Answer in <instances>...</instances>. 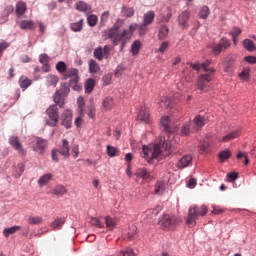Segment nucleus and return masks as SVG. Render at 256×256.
Returning <instances> with one entry per match:
<instances>
[{
	"instance_id": "obj_1",
	"label": "nucleus",
	"mask_w": 256,
	"mask_h": 256,
	"mask_svg": "<svg viewBox=\"0 0 256 256\" xmlns=\"http://www.w3.org/2000/svg\"><path fill=\"white\" fill-rule=\"evenodd\" d=\"M173 153V145L171 141L166 140L164 137H160L159 141L150 144L149 146H142L141 157L145 159L147 163L153 165L156 161H163L166 157H169Z\"/></svg>"
},
{
	"instance_id": "obj_2",
	"label": "nucleus",
	"mask_w": 256,
	"mask_h": 256,
	"mask_svg": "<svg viewBox=\"0 0 256 256\" xmlns=\"http://www.w3.org/2000/svg\"><path fill=\"white\" fill-rule=\"evenodd\" d=\"M53 105H50L46 110L48 115V119H46V125L49 127H55L59 121V110L57 106L63 108L65 106V98L64 97H54Z\"/></svg>"
},
{
	"instance_id": "obj_3",
	"label": "nucleus",
	"mask_w": 256,
	"mask_h": 256,
	"mask_svg": "<svg viewBox=\"0 0 256 256\" xmlns=\"http://www.w3.org/2000/svg\"><path fill=\"white\" fill-rule=\"evenodd\" d=\"M209 212L207 209V206L202 205V206H192L189 208L188 211V217L186 220V223L188 227H195L197 225V219L199 217H205V215Z\"/></svg>"
},
{
	"instance_id": "obj_4",
	"label": "nucleus",
	"mask_w": 256,
	"mask_h": 256,
	"mask_svg": "<svg viewBox=\"0 0 256 256\" xmlns=\"http://www.w3.org/2000/svg\"><path fill=\"white\" fill-rule=\"evenodd\" d=\"M177 223H179V218L169 214H165L159 221V225L164 229H173Z\"/></svg>"
},
{
	"instance_id": "obj_5",
	"label": "nucleus",
	"mask_w": 256,
	"mask_h": 256,
	"mask_svg": "<svg viewBox=\"0 0 256 256\" xmlns=\"http://www.w3.org/2000/svg\"><path fill=\"white\" fill-rule=\"evenodd\" d=\"M31 147L32 151L39 153V155H43V153H45V149L47 148V140L36 137L32 140Z\"/></svg>"
},
{
	"instance_id": "obj_6",
	"label": "nucleus",
	"mask_w": 256,
	"mask_h": 256,
	"mask_svg": "<svg viewBox=\"0 0 256 256\" xmlns=\"http://www.w3.org/2000/svg\"><path fill=\"white\" fill-rule=\"evenodd\" d=\"M231 46V41L227 38H222L218 44H214L211 49L214 55H219L221 52L225 51L228 47Z\"/></svg>"
},
{
	"instance_id": "obj_7",
	"label": "nucleus",
	"mask_w": 256,
	"mask_h": 256,
	"mask_svg": "<svg viewBox=\"0 0 256 256\" xmlns=\"http://www.w3.org/2000/svg\"><path fill=\"white\" fill-rule=\"evenodd\" d=\"M213 81V75L207 73L200 75L198 79V89L200 91H207V83H211Z\"/></svg>"
},
{
	"instance_id": "obj_8",
	"label": "nucleus",
	"mask_w": 256,
	"mask_h": 256,
	"mask_svg": "<svg viewBox=\"0 0 256 256\" xmlns=\"http://www.w3.org/2000/svg\"><path fill=\"white\" fill-rule=\"evenodd\" d=\"M9 143L17 153L20 155H27V152L23 148V144H21V141H19V138L17 136H12L9 138Z\"/></svg>"
},
{
	"instance_id": "obj_9",
	"label": "nucleus",
	"mask_w": 256,
	"mask_h": 256,
	"mask_svg": "<svg viewBox=\"0 0 256 256\" xmlns=\"http://www.w3.org/2000/svg\"><path fill=\"white\" fill-rule=\"evenodd\" d=\"M137 117L138 121H141L142 123H149L151 115L149 114V108L147 105L144 104L140 107Z\"/></svg>"
},
{
	"instance_id": "obj_10",
	"label": "nucleus",
	"mask_w": 256,
	"mask_h": 256,
	"mask_svg": "<svg viewBox=\"0 0 256 256\" xmlns=\"http://www.w3.org/2000/svg\"><path fill=\"white\" fill-rule=\"evenodd\" d=\"M237 57L233 54L228 55L224 61V71L225 73L233 72V65H235Z\"/></svg>"
},
{
	"instance_id": "obj_11",
	"label": "nucleus",
	"mask_w": 256,
	"mask_h": 256,
	"mask_svg": "<svg viewBox=\"0 0 256 256\" xmlns=\"http://www.w3.org/2000/svg\"><path fill=\"white\" fill-rule=\"evenodd\" d=\"M72 124H73V112H71V110H66L62 114V125L66 129H71Z\"/></svg>"
},
{
	"instance_id": "obj_12",
	"label": "nucleus",
	"mask_w": 256,
	"mask_h": 256,
	"mask_svg": "<svg viewBox=\"0 0 256 256\" xmlns=\"http://www.w3.org/2000/svg\"><path fill=\"white\" fill-rule=\"evenodd\" d=\"M71 93V88L69 82H64L60 84V89L56 90L55 97H67Z\"/></svg>"
},
{
	"instance_id": "obj_13",
	"label": "nucleus",
	"mask_w": 256,
	"mask_h": 256,
	"mask_svg": "<svg viewBox=\"0 0 256 256\" xmlns=\"http://www.w3.org/2000/svg\"><path fill=\"white\" fill-rule=\"evenodd\" d=\"M189 21V12L187 10L183 11L179 16H178V25L182 29H187L189 27L188 24Z\"/></svg>"
},
{
	"instance_id": "obj_14",
	"label": "nucleus",
	"mask_w": 256,
	"mask_h": 256,
	"mask_svg": "<svg viewBox=\"0 0 256 256\" xmlns=\"http://www.w3.org/2000/svg\"><path fill=\"white\" fill-rule=\"evenodd\" d=\"M192 162L193 157L191 155H185L177 162V167L178 169H185V167H189Z\"/></svg>"
},
{
	"instance_id": "obj_15",
	"label": "nucleus",
	"mask_w": 256,
	"mask_h": 256,
	"mask_svg": "<svg viewBox=\"0 0 256 256\" xmlns=\"http://www.w3.org/2000/svg\"><path fill=\"white\" fill-rule=\"evenodd\" d=\"M20 29L24 31H33L35 29V22L33 20H22L20 22Z\"/></svg>"
},
{
	"instance_id": "obj_16",
	"label": "nucleus",
	"mask_w": 256,
	"mask_h": 256,
	"mask_svg": "<svg viewBox=\"0 0 256 256\" xmlns=\"http://www.w3.org/2000/svg\"><path fill=\"white\" fill-rule=\"evenodd\" d=\"M75 9L81 13H87V11H91V5L87 4L85 1H79L75 4Z\"/></svg>"
},
{
	"instance_id": "obj_17",
	"label": "nucleus",
	"mask_w": 256,
	"mask_h": 256,
	"mask_svg": "<svg viewBox=\"0 0 256 256\" xmlns=\"http://www.w3.org/2000/svg\"><path fill=\"white\" fill-rule=\"evenodd\" d=\"M70 87H72L73 91H77L78 93L83 90V85L79 84V77H74L69 80Z\"/></svg>"
},
{
	"instance_id": "obj_18",
	"label": "nucleus",
	"mask_w": 256,
	"mask_h": 256,
	"mask_svg": "<svg viewBox=\"0 0 256 256\" xmlns=\"http://www.w3.org/2000/svg\"><path fill=\"white\" fill-rule=\"evenodd\" d=\"M59 83V77H57L54 74H49L46 76V85L47 87H57V84Z\"/></svg>"
},
{
	"instance_id": "obj_19",
	"label": "nucleus",
	"mask_w": 256,
	"mask_h": 256,
	"mask_svg": "<svg viewBox=\"0 0 256 256\" xmlns=\"http://www.w3.org/2000/svg\"><path fill=\"white\" fill-rule=\"evenodd\" d=\"M155 21V12L153 10L148 11L143 16V22L145 25H151Z\"/></svg>"
},
{
	"instance_id": "obj_20",
	"label": "nucleus",
	"mask_w": 256,
	"mask_h": 256,
	"mask_svg": "<svg viewBox=\"0 0 256 256\" xmlns=\"http://www.w3.org/2000/svg\"><path fill=\"white\" fill-rule=\"evenodd\" d=\"M59 153L63 155V157H69V141H67V139L62 140Z\"/></svg>"
},
{
	"instance_id": "obj_21",
	"label": "nucleus",
	"mask_w": 256,
	"mask_h": 256,
	"mask_svg": "<svg viewBox=\"0 0 256 256\" xmlns=\"http://www.w3.org/2000/svg\"><path fill=\"white\" fill-rule=\"evenodd\" d=\"M243 47L246 49V51H249L250 53H253V51H256L255 43H253V40L246 38L243 41Z\"/></svg>"
},
{
	"instance_id": "obj_22",
	"label": "nucleus",
	"mask_w": 256,
	"mask_h": 256,
	"mask_svg": "<svg viewBox=\"0 0 256 256\" xmlns=\"http://www.w3.org/2000/svg\"><path fill=\"white\" fill-rule=\"evenodd\" d=\"M160 124L163 127L164 131H167L168 133H173V130L169 127L171 125V121L169 117L163 116L160 120Z\"/></svg>"
},
{
	"instance_id": "obj_23",
	"label": "nucleus",
	"mask_w": 256,
	"mask_h": 256,
	"mask_svg": "<svg viewBox=\"0 0 256 256\" xmlns=\"http://www.w3.org/2000/svg\"><path fill=\"white\" fill-rule=\"evenodd\" d=\"M85 93L89 95L95 89V79L89 78L84 84Z\"/></svg>"
},
{
	"instance_id": "obj_24",
	"label": "nucleus",
	"mask_w": 256,
	"mask_h": 256,
	"mask_svg": "<svg viewBox=\"0 0 256 256\" xmlns=\"http://www.w3.org/2000/svg\"><path fill=\"white\" fill-rule=\"evenodd\" d=\"M169 35V26L168 25H161L158 32V39L163 41Z\"/></svg>"
},
{
	"instance_id": "obj_25",
	"label": "nucleus",
	"mask_w": 256,
	"mask_h": 256,
	"mask_svg": "<svg viewBox=\"0 0 256 256\" xmlns=\"http://www.w3.org/2000/svg\"><path fill=\"white\" fill-rule=\"evenodd\" d=\"M25 11H27V5L24 2H18L15 10L16 15L21 17V15H25Z\"/></svg>"
},
{
	"instance_id": "obj_26",
	"label": "nucleus",
	"mask_w": 256,
	"mask_h": 256,
	"mask_svg": "<svg viewBox=\"0 0 256 256\" xmlns=\"http://www.w3.org/2000/svg\"><path fill=\"white\" fill-rule=\"evenodd\" d=\"M70 29L74 33H79L83 30V19H80L78 22L70 23Z\"/></svg>"
},
{
	"instance_id": "obj_27",
	"label": "nucleus",
	"mask_w": 256,
	"mask_h": 256,
	"mask_svg": "<svg viewBox=\"0 0 256 256\" xmlns=\"http://www.w3.org/2000/svg\"><path fill=\"white\" fill-rule=\"evenodd\" d=\"M51 179H53V174H45V175L41 176L38 180L39 187H45V185L47 183H49V181H51Z\"/></svg>"
},
{
	"instance_id": "obj_28",
	"label": "nucleus",
	"mask_w": 256,
	"mask_h": 256,
	"mask_svg": "<svg viewBox=\"0 0 256 256\" xmlns=\"http://www.w3.org/2000/svg\"><path fill=\"white\" fill-rule=\"evenodd\" d=\"M21 89H27V87H30V85L33 83V81L25 76H21L18 81Z\"/></svg>"
},
{
	"instance_id": "obj_29",
	"label": "nucleus",
	"mask_w": 256,
	"mask_h": 256,
	"mask_svg": "<svg viewBox=\"0 0 256 256\" xmlns=\"http://www.w3.org/2000/svg\"><path fill=\"white\" fill-rule=\"evenodd\" d=\"M70 77H72V79L75 77H79V70H77V68H71L66 70L63 79H70Z\"/></svg>"
},
{
	"instance_id": "obj_30",
	"label": "nucleus",
	"mask_w": 256,
	"mask_h": 256,
	"mask_svg": "<svg viewBox=\"0 0 256 256\" xmlns=\"http://www.w3.org/2000/svg\"><path fill=\"white\" fill-rule=\"evenodd\" d=\"M105 223H106L107 229H110V230L115 229V227L117 225V218H112L110 216H106Z\"/></svg>"
},
{
	"instance_id": "obj_31",
	"label": "nucleus",
	"mask_w": 256,
	"mask_h": 256,
	"mask_svg": "<svg viewBox=\"0 0 256 256\" xmlns=\"http://www.w3.org/2000/svg\"><path fill=\"white\" fill-rule=\"evenodd\" d=\"M139 49H141V41L135 40L131 45V53L133 56L139 55Z\"/></svg>"
},
{
	"instance_id": "obj_32",
	"label": "nucleus",
	"mask_w": 256,
	"mask_h": 256,
	"mask_svg": "<svg viewBox=\"0 0 256 256\" xmlns=\"http://www.w3.org/2000/svg\"><path fill=\"white\" fill-rule=\"evenodd\" d=\"M237 137H239V130H234V131L230 132L229 134H227L226 136H224L222 138V141H224V142L232 141V139H237Z\"/></svg>"
},
{
	"instance_id": "obj_33",
	"label": "nucleus",
	"mask_w": 256,
	"mask_h": 256,
	"mask_svg": "<svg viewBox=\"0 0 256 256\" xmlns=\"http://www.w3.org/2000/svg\"><path fill=\"white\" fill-rule=\"evenodd\" d=\"M122 13H123L124 17L131 18V17H133V15H135V9H133V7L123 6Z\"/></svg>"
},
{
	"instance_id": "obj_34",
	"label": "nucleus",
	"mask_w": 256,
	"mask_h": 256,
	"mask_svg": "<svg viewBox=\"0 0 256 256\" xmlns=\"http://www.w3.org/2000/svg\"><path fill=\"white\" fill-rule=\"evenodd\" d=\"M99 21V18L95 14H91L87 17V24L89 27H95Z\"/></svg>"
},
{
	"instance_id": "obj_35",
	"label": "nucleus",
	"mask_w": 256,
	"mask_h": 256,
	"mask_svg": "<svg viewBox=\"0 0 256 256\" xmlns=\"http://www.w3.org/2000/svg\"><path fill=\"white\" fill-rule=\"evenodd\" d=\"M19 229H21L20 226H12L10 228H5L3 230V234L5 237H9V235H13V233H17V231H19Z\"/></svg>"
},
{
	"instance_id": "obj_36",
	"label": "nucleus",
	"mask_w": 256,
	"mask_h": 256,
	"mask_svg": "<svg viewBox=\"0 0 256 256\" xmlns=\"http://www.w3.org/2000/svg\"><path fill=\"white\" fill-rule=\"evenodd\" d=\"M211 13L208 6H203L199 11L200 19H207Z\"/></svg>"
},
{
	"instance_id": "obj_37",
	"label": "nucleus",
	"mask_w": 256,
	"mask_h": 256,
	"mask_svg": "<svg viewBox=\"0 0 256 256\" xmlns=\"http://www.w3.org/2000/svg\"><path fill=\"white\" fill-rule=\"evenodd\" d=\"M52 193L53 195H65V193H67V188H65L63 185H57L53 189Z\"/></svg>"
},
{
	"instance_id": "obj_38",
	"label": "nucleus",
	"mask_w": 256,
	"mask_h": 256,
	"mask_svg": "<svg viewBox=\"0 0 256 256\" xmlns=\"http://www.w3.org/2000/svg\"><path fill=\"white\" fill-rule=\"evenodd\" d=\"M182 135H191V133H193L192 129H191V121H188L184 124V126L182 127L181 130Z\"/></svg>"
},
{
	"instance_id": "obj_39",
	"label": "nucleus",
	"mask_w": 256,
	"mask_h": 256,
	"mask_svg": "<svg viewBox=\"0 0 256 256\" xmlns=\"http://www.w3.org/2000/svg\"><path fill=\"white\" fill-rule=\"evenodd\" d=\"M63 225H65V218H57L52 222L51 227L53 229H59Z\"/></svg>"
},
{
	"instance_id": "obj_40",
	"label": "nucleus",
	"mask_w": 256,
	"mask_h": 256,
	"mask_svg": "<svg viewBox=\"0 0 256 256\" xmlns=\"http://www.w3.org/2000/svg\"><path fill=\"white\" fill-rule=\"evenodd\" d=\"M117 256H137V252L133 251V248H126L120 251Z\"/></svg>"
},
{
	"instance_id": "obj_41",
	"label": "nucleus",
	"mask_w": 256,
	"mask_h": 256,
	"mask_svg": "<svg viewBox=\"0 0 256 256\" xmlns=\"http://www.w3.org/2000/svg\"><path fill=\"white\" fill-rule=\"evenodd\" d=\"M194 125L199 128L203 127L205 125V117L202 115H197L194 118Z\"/></svg>"
},
{
	"instance_id": "obj_42",
	"label": "nucleus",
	"mask_w": 256,
	"mask_h": 256,
	"mask_svg": "<svg viewBox=\"0 0 256 256\" xmlns=\"http://www.w3.org/2000/svg\"><path fill=\"white\" fill-rule=\"evenodd\" d=\"M156 195H163L165 193V182H158L155 187Z\"/></svg>"
},
{
	"instance_id": "obj_43",
	"label": "nucleus",
	"mask_w": 256,
	"mask_h": 256,
	"mask_svg": "<svg viewBox=\"0 0 256 256\" xmlns=\"http://www.w3.org/2000/svg\"><path fill=\"white\" fill-rule=\"evenodd\" d=\"M220 162L223 163V161H227L231 157V151L229 150H224L219 153L218 155Z\"/></svg>"
},
{
	"instance_id": "obj_44",
	"label": "nucleus",
	"mask_w": 256,
	"mask_h": 256,
	"mask_svg": "<svg viewBox=\"0 0 256 256\" xmlns=\"http://www.w3.org/2000/svg\"><path fill=\"white\" fill-rule=\"evenodd\" d=\"M56 70L58 71V73H66V71H67V64L64 61H59L56 64Z\"/></svg>"
},
{
	"instance_id": "obj_45",
	"label": "nucleus",
	"mask_w": 256,
	"mask_h": 256,
	"mask_svg": "<svg viewBox=\"0 0 256 256\" xmlns=\"http://www.w3.org/2000/svg\"><path fill=\"white\" fill-rule=\"evenodd\" d=\"M89 71L90 73H97V71H99V66L97 65V61H95L94 59H91L89 61Z\"/></svg>"
},
{
	"instance_id": "obj_46",
	"label": "nucleus",
	"mask_w": 256,
	"mask_h": 256,
	"mask_svg": "<svg viewBox=\"0 0 256 256\" xmlns=\"http://www.w3.org/2000/svg\"><path fill=\"white\" fill-rule=\"evenodd\" d=\"M94 57L98 61H103V47L99 46L94 50Z\"/></svg>"
},
{
	"instance_id": "obj_47",
	"label": "nucleus",
	"mask_w": 256,
	"mask_h": 256,
	"mask_svg": "<svg viewBox=\"0 0 256 256\" xmlns=\"http://www.w3.org/2000/svg\"><path fill=\"white\" fill-rule=\"evenodd\" d=\"M249 73H251V69L244 68L239 74L240 79H243V81H249Z\"/></svg>"
},
{
	"instance_id": "obj_48",
	"label": "nucleus",
	"mask_w": 256,
	"mask_h": 256,
	"mask_svg": "<svg viewBox=\"0 0 256 256\" xmlns=\"http://www.w3.org/2000/svg\"><path fill=\"white\" fill-rule=\"evenodd\" d=\"M137 237V226H131L128 231V239H136Z\"/></svg>"
},
{
	"instance_id": "obj_49",
	"label": "nucleus",
	"mask_w": 256,
	"mask_h": 256,
	"mask_svg": "<svg viewBox=\"0 0 256 256\" xmlns=\"http://www.w3.org/2000/svg\"><path fill=\"white\" fill-rule=\"evenodd\" d=\"M149 175V172L145 168H140L136 171V177H139L140 179H145Z\"/></svg>"
},
{
	"instance_id": "obj_50",
	"label": "nucleus",
	"mask_w": 256,
	"mask_h": 256,
	"mask_svg": "<svg viewBox=\"0 0 256 256\" xmlns=\"http://www.w3.org/2000/svg\"><path fill=\"white\" fill-rule=\"evenodd\" d=\"M102 105L104 109H111V107L113 106V98L106 97L103 100Z\"/></svg>"
},
{
	"instance_id": "obj_51",
	"label": "nucleus",
	"mask_w": 256,
	"mask_h": 256,
	"mask_svg": "<svg viewBox=\"0 0 256 256\" xmlns=\"http://www.w3.org/2000/svg\"><path fill=\"white\" fill-rule=\"evenodd\" d=\"M160 107L162 109H169L171 107V98H164L163 100L160 101Z\"/></svg>"
},
{
	"instance_id": "obj_52",
	"label": "nucleus",
	"mask_w": 256,
	"mask_h": 256,
	"mask_svg": "<svg viewBox=\"0 0 256 256\" xmlns=\"http://www.w3.org/2000/svg\"><path fill=\"white\" fill-rule=\"evenodd\" d=\"M39 63L42 65H49V55L43 53L39 56Z\"/></svg>"
},
{
	"instance_id": "obj_53",
	"label": "nucleus",
	"mask_w": 256,
	"mask_h": 256,
	"mask_svg": "<svg viewBox=\"0 0 256 256\" xmlns=\"http://www.w3.org/2000/svg\"><path fill=\"white\" fill-rule=\"evenodd\" d=\"M107 155L108 157H115L117 155V148L108 145L107 146Z\"/></svg>"
},
{
	"instance_id": "obj_54",
	"label": "nucleus",
	"mask_w": 256,
	"mask_h": 256,
	"mask_svg": "<svg viewBox=\"0 0 256 256\" xmlns=\"http://www.w3.org/2000/svg\"><path fill=\"white\" fill-rule=\"evenodd\" d=\"M90 223L91 225H94L95 227H99L100 229H103V227H105V224H103V222H101L97 218H91Z\"/></svg>"
},
{
	"instance_id": "obj_55",
	"label": "nucleus",
	"mask_w": 256,
	"mask_h": 256,
	"mask_svg": "<svg viewBox=\"0 0 256 256\" xmlns=\"http://www.w3.org/2000/svg\"><path fill=\"white\" fill-rule=\"evenodd\" d=\"M51 158H52V161H55V163H59V150L58 149L52 150Z\"/></svg>"
},
{
	"instance_id": "obj_56",
	"label": "nucleus",
	"mask_w": 256,
	"mask_h": 256,
	"mask_svg": "<svg viewBox=\"0 0 256 256\" xmlns=\"http://www.w3.org/2000/svg\"><path fill=\"white\" fill-rule=\"evenodd\" d=\"M117 37H120V34L119 32L115 31V30H112V28H110L108 30V39H115Z\"/></svg>"
},
{
	"instance_id": "obj_57",
	"label": "nucleus",
	"mask_w": 256,
	"mask_h": 256,
	"mask_svg": "<svg viewBox=\"0 0 256 256\" xmlns=\"http://www.w3.org/2000/svg\"><path fill=\"white\" fill-rule=\"evenodd\" d=\"M187 65H189L190 67H192V69H193L194 71H201V68H202L201 63H199V62H195V63L187 62Z\"/></svg>"
},
{
	"instance_id": "obj_58",
	"label": "nucleus",
	"mask_w": 256,
	"mask_h": 256,
	"mask_svg": "<svg viewBox=\"0 0 256 256\" xmlns=\"http://www.w3.org/2000/svg\"><path fill=\"white\" fill-rule=\"evenodd\" d=\"M43 220L41 219V217L36 216V217H30L29 218V223L31 225H39V223H41Z\"/></svg>"
},
{
	"instance_id": "obj_59",
	"label": "nucleus",
	"mask_w": 256,
	"mask_h": 256,
	"mask_svg": "<svg viewBox=\"0 0 256 256\" xmlns=\"http://www.w3.org/2000/svg\"><path fill=\"white\" fill-rule=\"evenodd\" d=\"M230 35L233 37V39H235L236 37H239V35H241V29L238 27H234L231 31H230Z\"/></svg>"
},
{
	"instance_id": "obj_60",
	"label": "nucleus",
	"mask_w": 256,
	"mask_h": 256,
	"mask_svg": "<svg viewBox=\"0 0 256 256\" xmlns=\"http://www.w3.org/2000/svg\"><path fill=\"white\" fill-rule=\"evenodd\" d=\"M131 35H133V34L130 33L129 29H124L122 31V33L120 34V39H122V40L129 39V38H131Z\"/></svg>"
},
{
	"instance_id": "obj_61",
	"label": "nucleus",
	"mask_w": 256,
	"mask_h": 256,
	"mask_svg": "<svg viewBox=\"0 0 256 256\" xmlns=\"http://www.w3.org/2000/svg\"><path fill=\"white\" fill-rule=\"evenodd\" d=\"M147 24H144V22H142V24L137 26V29L139 30V35H145V31H147Z\"/></svg>"
},
{
	"instance_id": "obj_62",
	"label": "nucleus",
	"mask_w": 256,
	"mask_h": 256,
	"mask_svg": "<svg viewBox=\"0 0 256 256\" xmlns=\"http://www.w3.org/2000/svg\"><path fill=\"white\" fill-rule=\"evenodd\" d=\"M227 177L230 179V182H233L239 179V174L237 172H230L227 174Z\"/></svg>"
},
{
	"instance_id": "obj_63",
	"label": "nucleus",
	"mask_w": 256,
	"mask_h": 256,
	"mask_svg": "<svg viewBox=\"0 0 256 256\" xmlns=\"http://www.w3.org/2000/svg\"><path fill=\"white\" fill-rule=\"evenodd\" d=\"M211 63H213L212 60H206V61H204V62H202V63L200 64L201 67H202V69L205 71V73H208V72H209L208 67H209V65H211Z\"/></svg>"
},
{
	"instance_id": "obj_64",
	"label": "nucleus",
	"mask_w": 256,
	"mask_h": 256,
	"mask_svg": "<svg viewBox=\"0 0 256 256\" xmlns=\"http://www.w3.org/2000/svg\"><path fill=\"white\" fill-rule=\"evenodd\" d=\"M244 61H246V63H250V65H255L256 57L255 56H246V57H244Z\"/></svg>"
}]
</instances>
